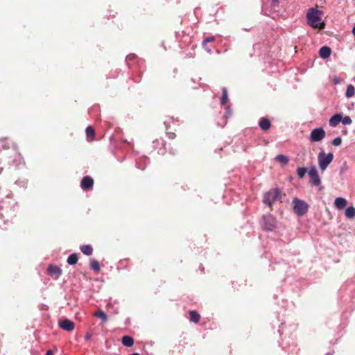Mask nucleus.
I'll use <instances>...</instances> for the list:
<instances>
[{
	"label": "nucleus",
	"instance_id": "f257e3e1",
	"mask_svg": "<svg viewBox=\"0 0 355 355\" xmlns=\"http://www.w3.org/2000/svg\"><path fill=\"white\" fill-rule=\"evenodd\" d=\"M323 12L317 8H311L309 9L306 13V19L308 24L313 28L323 29L325 27V23L322 21Z\"/></svg>",
	"mask_w": 355,
	"mask_h": 355
},
{
	"label": "nucleus",
	"instance_id": "f03ea898",
	"mask_svg": "<svg viewBox=\"0 0 355 355\" xmlns=\"http://www.w3.org/2000/svg\"><path fill=\"white\" fill-rule=\"evenodd\" d=\"M282 198L281 191L278 188H273L266 192L263 195V202L267 205L270 209L274 202Z\"/></svg>",
	"mask_w": 355,
	"mask_h": 355
},
{
	"label": "nucleus",
	"instance_id": "7ed1b4c3",
	"mask_svg": "<svg viewBox=\"0 0 355 355\" xmlns=\"http://www.w3.org/2000/svg\"><path fill=\"white\" fill-rule=\"evenodd\" d=\"M293 210L297 216H304L308 211L309 205L304 200L295 198L293 200Z\"/></svg>",
	"mask_w": 355,
	"mask_h": 355
},
{
	"label": "nucleus",
	"instance_id": "20e7f679",
	"mask_svg": "<svg viewBox=\"0 0 355 355\" xmlns=\"http://www.w3.org/2000/svg\"><path fill=\"white\" fill-rule=\"evenodd\" d=\"M334 155L331 153L325 154L324 152H320L318 154V164L321 171H324L329 164L332 162Z\"/></svg>",
	"mask_w": 355,
	"mask_h": 355
},
{
	"label": "nucleus",
	"instance_id": "39448f33",
	"mask_svg": "<svg viewBox=\"0 0 355 355\" xmlns=\"http://www.w3.org/2000/svg\"><path fill=\"white\" fill-rule=\"evenodd\" d=\"M276 225L277 220L273 216L268 214L263 216L262 227L264 230L272 231L276 227Z\"/></svg>",
	"mask_w": 355,
	"mask_h": 355
},
{
	"label": "nucleus",
	"instance_id": "423d86ee",
	"mask_svg": "<svg viewBox=\"0 0 355 355\" xmlns=\"http://www.w3.org/2000/svg\"><path fill=\"white\" fill-rule=\"evenodd\" d=\"M325 131L322 128H315L311 130L309 136V140L311 142H318L322 141L325 137Z\"/></svg>",
	"mask_w": 355,
	"mask_h": 355
},
{
	"label": "nucleus",
	"instance_id": "0eeeda50",
	"mask_svg": "<svg viewBox=\"0 0 355 355\" xmlns=\"http://www.w3.org/2000/svg\"><path fill=\"white\" fill-rule=\"evenodd\" d=\"M308 173L311 179L312 184L315 186H319L321 183V180L315 166H313L311 167Z\"/></svg>",
	"mask_w": 355,
	"mask_h": 355
},
{
	"label": "nucleus",
	"instance_id": "6e6552de",
	"mask_svg": "<svg viewBox=\"0 0 355 355\" xmlns=\"http://www.w3.org/2000/svg\"><path fill=\"white\" fill-rule=\"evenodd\" d=\"M1 148L3 150L12 149L14 150H18L17 145L9 139L8 138H3L1 139Z\"/></svg>",
	"mask_w": 355,
	"mask_h": 355
},
{
	"label": "nucleus",
	"instance_id": "1a4fd4ad",
	"mask_svg": "<svg viewBox=\"0 0 355 355\" xmlns=\"http://www.w3.org/2000/svg\"><path fill=\"white\" fill-rule=\"evenodd\" d=\"M59 327L63 330L71 331L74 329V323L69 319H64L59 321Z\"/></svg>",
	"mask_w": 355,
	"mask_h": 355
},
{
	"label": "nucleus",
	"instance_id": "9d476101",
	"mask_svg": "<svg viewBox=\"0 0 355 355\" xmlns=\"http://www.w3.org/2000/svg\"><path fill=\"white\" fill-rule=\"evenodd\" d=\"M94 185V180L89 176H85L80 182V187L83 190L92 189Z\"/></svg>",
	"mask_w": 355,
	"mask_h": 355
},
{
	"label": "nucleus",
	"instance_id": "9b49d317",
	"mask_svg": "<svg viewBox=\"0 0 355 355\" xmlns=\"http://www.w3.org/2000/svg\"><path fill=\"white\" fill-rule=\"evenodd\" d=\"M48 274L55 279L58 278L62 273V270L57 266L50 265L47 269Z\"/></svg>",
	"mask_w": 355,
	"mask_h": 355
},
{
	"label": "nucleus",
	"instance_id": "f8f14e48",
	"mask_svg": "<svg viewBox=\"0 0 355 355\" xmlns=\"http://www.w3.org/2000/svg\"><path fill=\"white\" fill-rule=\"evenodd\" d=\"M341 120L342 114H336L330 118L329 121V125L331 127L335 128L338 125Z\"/></svg>",
	"mask_w": 355,
	"mask_h": 355
},
{
	"label": "nucleus",
	"instance_id": "ddd939ff",
	"mask_svg": "<svg viewBox=\"0 0 355 355\" xmlns=\"http://www.w3.org/2000/svg\"><path fill=\"white\" fill-rule=\"evenodd\" d=\"M347 200L344 198L338 197L336 198L334 200V205L338 209H343L347 205Z\"/></svg>",
	"mask_w": 355,
	"mask_h": 355
},
{
	"label": "nucleus",
	"instance_id": "4468645a",
	"mask_svg": "<svg viewBox=\"0 0 355 355\" xmlns=\"http://www.w3.org/2000/svg\"><path fill=\"white\" fill-rule=\"evenodd\" d=\"M331 50L329 46H322L319 50V55L322 58H327L331 55Z\"/></svg>",
	"mask_w": 355,
	"mask_h": 355
},
{
	"label": "nucleus",
	"instance_id": "2eb2a0df",
	"mask_svg": "<svg viewBox=\"0 0 355 355\" xmlns=\"http://www.w3.org/2000/svg\"><path fill=\"white\" fill-rule=\"evenodd\" d=\"M259 127L263 130H268L271 125L270 121L266 118H261L259 123Z\"/></svg>",
	"mask_w": 355,
	"mask_h": 355
},
{
	"label": "nucleus",
	"instance_id": "dca6fc26",
	"mask_svg": "<svg viewBox=\"0 0 355 355\" xmlns=\"http://www.w3.org/2000/svg\"><path fill=\"white\" fill-rule=\"evenodd\" d=\"M189 314L190 321H191L194 323H198L199 322V320L200 319V315L197 311H189Z\"/></svg>",
	"mask_w": 355,
	"mask_h": 355
},
{
	"label": "nucleus",
	"instance_id": "f3484780",
	"mask_svg": "<svg viewBox=\"0 0 355 355\" xmlns=\"http://www.w3.org/2000/svg\"><path fill=\"white\" fill-rule=\"evenodd\" d=\"M93 315L96 318L101 319L103 322H106L108 320L107 315L103 310H98Z\"/></svg>",
	"mask_w": 355,
	"mask_h": 355
},
{
	"label": "nucleus",
	"instance_id": "a211bd4d",
	"mask_svg": "<svg viewBox=\"0 0 355 355\" xmlns=\"http://www.w3.org/2000/svg\"><path fill=\"white\" fill-rule=\"evenodd\" d=\"M121 342L124 346L131 347L134 344V339L131 336H124L121 339Z\"/></svg>",
	"mask_w": 355,
	"mask_h": 355
},
{
	"label": "nucleus",
	"instance_id": "6ab92c4d",
	"mask_svg": "<svg viewBox=\"0 0 355 355\" xmlns=\"http://www.w3.org/2000/svg\"><path fill=\"white\" fill-rule=\"evenodd\" d=\"M80 249L83 254L87 256L92 255L93 252V248L90 245H82L80 246Z\"/></svg>",
	"mask_w": 355,
	"mask_h": 355
},
{
	"label": "nucleus",
	"instance_id": "aec40b11",
	"mask_svg": "<svg viewBox=\"0 0 355 355\" xmlns=\"http://www.w3.org/2000/svg\"><path fill=\"white\" fill-rule=\"evenodd\" d=\"M345 215L347 218L352 219L355 217V208L352 206L345 209Z\"/></svg>",
	"mask_w": 355,
	"mask_h": 355
},
{
	"label": "nucleus",
	"instance_id": "412c9836",
	"mask_svg": "<svg viewBox=\"0 0 355 355\" xmlns=\"http://www.w3.org/2000/svg\"><path fill=\"white\" fill-rule=\"evenodd\" d=\"M275 159L281 163L282 165H286L288 163L289 159L287 156L284 155H278L275 157Z\"/></svg>",
	"mask_w": 355,
	"mask_h": 355
},
{
	"label": "nucleus",
	"instance_id": "4be33fe9",
	"mask_svg": "<svg viewBox=\"0 0 355 355\" xmlns=\"http://www.w3.org/2000/svg\"><path fill=\"white\" fill-rule=\"evenodd\" d=\"M86 135L88 140H93L95 135L94 129L92 126H88L86 128Z\"/></svg>",
	"mask_w": 355,
	"mask_h": 355
},
{
	"label": "nucleus",
	"instance_id": "5701e85b",
	"mask_svg": "<svg viewBox=\"0 0 355 355\" xmlns=\"http://www.w3.org/2000/svg\"><path fill=\"white\" fill-rule=\"evenodd\" d=\"M78 257L77 254L73 253L69 256L67 258V263L69 265H74L78 262Z\"/></svg>",
	"mask_w": 355,
	"mask_h": 355
},
{
	"label": "nucleus",
	"instance_id": "b1692460",
	"mask_svg": "<svg viewBox=\"0 0 355 355\" xmlns=\"http://www.w3.org/2000/svg\"><path fill=\"white\" fill-rule=\"evenodd\" d=\"M355 95V88L352 85H349L347 87L345 96L347 98L353 97Z\"/></svg>",
	"mask_w": 355,
	"mask_h": 355
},
{
	"label": "nucleus",
	"instance_id": "393cba45",
	"mask_svg": "<svg viewBox=\"0 0 355 355\" xmlns=\"http://www.w3.org/2000/svg\"><path fill=\"white\" fill-rule=\"evenodd\" d=\"M90 267L92 270H94L95 272H98L100 271V265L97 260L92 259L90 261Z\"/></svg>",
	"mask_w": 355,
	"mask_h": 355
},
{
	"label": "nucleus",
	"instance_id": "a878e982",
	"mask_svg": "<svg viewBox=\"0 0 355 355\" xmlns=\"http://www.w3.org/2000/svg\"><path fill=\"white\" fill-rule=\"evenodd\" d=\"M215 38L214 37H209L206 39H205L202 42V46H203V48L205 49V50L208 52V53H210L211 52V49L209 48H206L205 47V45L207 44L208 42H211L213 41H214Z\"/></svg>",
	"mask_w": 355,
	"mask_h": 355
},
{
	"label": "nucleus",
	"instance_id": "bb28decb",
	"mask_svg": "<svg viewBox=\"0 0 355 355\" xmlns=\"http://www.w3.org/2000/svg\"><path fill=\"white\" fill-rule=\"evenodd\" d=\"M227 100H228L227 91L225 87H223V94H222L221 101H220L221 104L222 105L226 104L227 102Z\"/></svg>",
	"mask_w": 355,
	"mask_h": 355
},
{
	"label": "nucleus",
	"instance_id": "cd10ccee",
	"mask_svg": "<svg viewBox=\"0 0 355 355\" xmlns=\"http://www.w3.org/2000/svg\"><path fill=\"white\" fill-rule=\"evenodd\" d=\"M307 171V168L305 167L298 168L297 170V175L300 178H302Z\"/></svg>",
	"mask_w": 355,
	"mask_h": 355
},
{
	"label": "nucleus",
	"instance_id": "c85d7f7f",
	"mask_svg": "<svg viewBox=\"0 0 355 355\" xmlns=\"http://www.w3.org/2000/svg\"><path fill=\"white\" fill-rule=\"evenodd\" d=\"M344 125H349L352 123V120L349 116H345V117L342 116L341 121Z\"/></svg>",
	"mask_w": 355,
	"mask_h": 355
},
{
	"label": "nucleus",
	"instance_id": "c756f323",
	"mask_svg": "<svg viewBox=\"0 0 355 355\" xmlns=\"http://www.w3.org/2000/svg\"><path fill=\"white\" fill-rule=\"evenodd\" d=\"M341 143H342V139L340 137L335 138L332 141V144L335 146H340L341 144Z\"/></svg>",
	"mask_w": 355,
	"mask_h": 355
},
{
	"label": "nucleus",
	"instance_id": "7c9ffc66",
	"mask_svg": "<svg viewBox=\"0 0 355 355\" xmlns=\"http://www.w3.org/2000/svg\"><path fill=\"white\" fill-rule=\"evenodd\" d=\"M166 135L168 139H174L176 137V135L174 132H167Z\"/></svg>",
	"mask_w": 355,
	"mask_h": 355
},
{
	"label": "nucleus",
	"instance_id": "2f4dec72",
	"mask_svg": "<svg viewBox=\"0 0 355 355\" xmlns=\"http://www.w3.org/2000/svg\"><path fill=\"white\" fill-rule=\"evenodd\" d=\"M334 84H338L340 83V80L338 77H335L333 80Z\"/></svg>",
	"mask_w": 355,
	"mask_h": 355
},
{
	"label": "nucleus",
	"instance_id": "473e14b6",
	"mask_svg": "<svg viewBox=\"0 0 355 355\" xmlns=\"http://www.w3.org/2000/svg\"><path fill=\"white\" fill-rule=\"evenodd\" d=\"M271 3H272V5L273 6H277V5L278 4V3H279V0H272V2H271Z\"/></svg>",
	"mask_w": 355,
	"mask_h": 355
},
{
	"label": "nucleus",
	"instance_id": "72a5a7b5",
	"mask_svg": "<svg viewBox=\"0 0 355 355\" xmlns=\"http://www.w3.org/2000/svg\"><path fill=\"white\" fill-rule=\"evenodd\" d=\"M46 355H53V353L51 350H48Z\"/></svg>",
	"mask_w": 355,
	"mask_h": 355
},
{
	"label": "nucleus",
	"instance_id": "f704fd0d",
	"mask_svg": "<svg viewBox=\"0 0 355 355\" xmlns=\"http://www.w3.org/2000/svg\"><path fill=\"white\" fill-rule=\"evenodd\" d=\"M89 335H87L86 336V339H89Z\"/></svg>",
	"mask_w": 355,
	"mask_h": 355
}]
</instances>
